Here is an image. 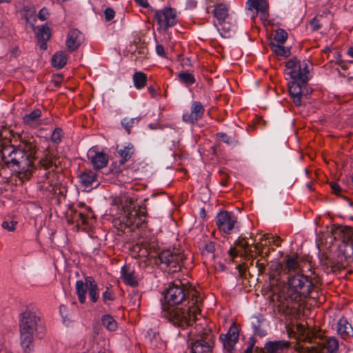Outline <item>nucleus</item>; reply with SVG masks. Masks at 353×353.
<instances>
[{
    "label": "nucleus",
    "mask_w": 353,
    "mask_h": 353,
    "mask_svg": "<svg viewBox=\"0 0 353 353\" xmlns=\"http://www.w3.org/2000/svg\"><path fill=\"white\" fill-rule=\"evenodd\" d=\"M37 151L35 139L32 137L25 136L21 138L17 146L11 144L3 146L1 155L3 163L18 172L21 179H29L36 169Z\"/></svg>",
    "instance_id": "obj_1"
},
{
    "label": "nucleus",
    "mask_w": 353,
    "mask_h": 353,
    "mask_svg": "<svg viewBox=\"0 0 353 353\" xmlns=\"http://www.w3.org/2000/svg\"><path fill=\"white\" fill-rule=\"evenodd\" d=\"M297 341L294 345L299 353H336L339 350V341L334 336H322L317 332L305 328L303 325L296 326Z\"/></svg>",
    "instance_id": "obj_2"
},
{
    "label": "nucleus",
    "mask_w": 353,
    "mask_h": 353,
    "mask_svg": "<svg viewBox=\"0 0 353 353\" xmlns=\"http://www.w3.org/2000/svg\"><path fill=\"white\" fill-rule=\"evenodd\" d=\"M191 300L188 310H183L179 307L172 308L170 306L162 304L161 315L172 323L174 325L184 327L192 325L194 322L197 327L203 325V323H207L206 319L201 317L200 314L201 298L196 290L190 292Z\"/></svg>",
    "instance_id": "obj_3"
},
{
    "label": "nucleus",
    "mask_w": 353,
    "mask_h": 353,
    "mask_svg": "<svg viewBox=\"0 0 353 353\" xmlns=\"http://www.w3.org/2000/svg\"><path fill=\"white\" fill-rule=\"evenodd\" d=\"M288 286L285 291V299L292 301L299 302L307 297L316 299L315 292L311 279L303 274H295L288 277Z\"/></svg>",
    "instance_id": "obj_4"
},
{
    "label": "nucleus",
    "mask_w": 353,
    "mask_h": 353,
    "mask_svg": "<svg viewBox=\"0 0 353 353\" xmlns=\"http://www.w3.org/2000/svg\"><path fill=\"white\" fill-rule=\"evenodd\" d=\"M20 334H33L42 339L45 335V327L41 317L34 311L29 310L23 312L19 320Z\"/></svg>",
    "instance_id": "obj_5"
},
{
    "label": "nucleus",
    "mask_w": 353,
    "mask_h": 353,
    "mask_svg": "<svg viewBox=\"0 0 353 353\" xmlns=\"http://www.w3.org/2000/svg\"><path fill=\"white\" fill-rule=\"evenodd\" d=\"M309 62L307 61H300L296 58L290 59L285 64V74L292 81H301L305 83L308 79Z\"/></svg>",
    "instance_id": "obj_6"
},
{
    "label": "nucleus",
    "mask_w": 353,
    "mask_h": 353,
    "mask_svg": "<svg viewBox=\"0 0 353 353\" xmlns=\"http://www.w3.org/2000/svg\"><path fill=\"white\" fill-rule=\"evenodd\" d=\"M43 178V179L39 183V187L44 194L48 196H65V188L59 183L57 173L53 172H46Z\"/></svg>",
    "instance_id": "obj_7"
},
{
    "label": "nucleus",
    "mask_w": 353,
    "mask_h": 353,
    "mask_svg": "<svg viewBox=\"0 0 353 353\" xmlns=\"http://www.w3.org/2000/svg\"><path fill=\"white\" fill-rule=\"evenodd\" d=\"M216 225L219 231L225 234L239 231V223L235 214L226 210L221 211L215 217Z\"/></svg>",
    "instance_id": "obj_8"
},
{
    "label": "nucleus",
    "mask_w": 353,
    "mask_h": 353,
    "mask_svg": "<svg viewBox=\"0 0 353 353\" xmlns=\"http://www.w3.org/2000/svg\"><path fill=\"white\" fill-rule=\"evenodd\" d=\"M159 259L161 264L168 268L170 272H176L181 270L184 256L180 252L164 250L159 254Z\"/></svg>",
    "instance_id": "obj_9"
},
{
    "label": "nucleus",
    "mask_w": 353,
    "mask_h": 353,
    "mask_svg": "<svg viewBox=\"0 0 353 353\" xmlns=\"http://www.w3.org/2000/svg\"><path fill=\"white\" fill-rule=\"evenodd\" d=\"M193 290L186 292L185 286L180 283H174L170 285L164 295L166 305L169 306L182 303L186 296H189L191 298L190 292Z\"/></svg>",
    "instance_id": "obj_10"
},
{
    "label": "nucleus",
    "mask_w": 353,
    "mask_h": 353,
    "mask_svg": "<svg viewBox=\"0 0 353 353\" xmlns=\"http://www.w3.org/2000/svg\"><path fill=\"white\" fill-rule=\"evenodd\" d=\"M154 17L159 26V28L163 30H167L177 23L176 11L172 8H165L156 10Z\"/></svg>",
    "instance_id": "obj_11"
},
{
    "label": "nucleus",
    "mask_w": 353,
    "mask_h": 353,
    "mask_svg": "<svg viewBox=\"0 0 353 353\" xmlns=\"http://www.w3.org/2000/svg\"><path fill=\"white\" fill-rule=\"evenodd\" d=\"M197 333L203 338L204 335H207L209 329L207 328L206 323H203V325L198 327ZM191 352L192 353H210L212 351L211 346L206 341L203 339H197L191 343Z\"/></svg>",
    "instance_id": "obj_12"
},
{
    "label": "nucleus",
    "mask_w": 353,
    "mask_h": 353,
    "mask_svg": "<svg viewBox=\"0 0 353 353\" xmlns=\"http://www.w3.org/2000/svg\"><path fill=\"white\" fill-rule=\"evenodd\" d=\"M205 112L204 106L199 101H193L191 104L190 112H184L183 121L185 123L194 124L201 119Z\"/></svg>",
    "instance_id": "obj_13"
},
{
    "label": "nucleus",
    "mask_w": 353,
    "mask_h": 353,
    "mask_svg": "<svg viewBox=\"0 0 353 353\" xmlns=\"http://www.w3.org/2000/svg\"><path fill=\"white\" fill-rule=\"evenodd\" d=\"M219 339L223 344L224 350L231 353L239 341L237 327L234 325H232L226 334L220 335Z\"/></svg>",
    "instance_id": "obj_14"
},
{
    "label": "nucleus",
    "mask_w": 353,
    "mask_h": 353,
    "mask_svg": "<svg viewBox=\"0 0 353 353\" xmlns=\"http://www.w3.org/2000/svg\"><path fill=\"white\" fill-rule=\"evenodd\" d=\"M84 36L77 29H72L69 31L67 39L65 41V45L67 49L70 52L76 50L83 42Z\"/></svg>",
    "instance_id": "obj_15"
},
{
    "label": "nucleus",
    "mask_w": 353,
    "mask_h": 353,
    "mask_svg": "<svg viewBox=\"0 0 353 353\" xmlns=\"http://www.w3.org/2000/svg\"><path fill=\"white\" fill-rule=\"evenodd\" d=\"M280 268L281 272L284 274H298L301 270L298 256H287L285 258L284 264H280Z\"/></svg>",
    "instance_id": "obj_16"
},
{
    "label": "nucleus",
    "mask_w": 353,
    "mask_h": 353,
    "mask_svg": "<svg viewBox=\"0 0 353 353\" xmlns=\"http://www.w3.org/2000/svg\"><path fill=\"white\" fill-rule=\"evenodd\" d=\"M88 158L95 169H101L105 168L108 162V156L102 152H94L90 150L88 152Z\"/></svg>",
    "instance_id": "obj_17"
},
{
    "label": "nucleus",
    "mask_w": 353,
    "mask_h": 353,
    "mask_svg": "<svg viewBox=\"0 0 353 353\" xmlns=\"http://www.w3.org/2000/svg\"><path fill=\"white\" fill-rule=\"evenodd\" d=\"M305 83H301V81H292L289 83V93L293 101V103L299 106L301 105L302 97V85Z\"/></svg>",
    "instance_id": "obj_18"
},
{
    "label": "nucleus",
    "mask_w": 353,
    "mask_h": 353,
    "mask_svg": "<svg viewBox=\"0 0 353 353\" xmlns=\"http://www.w3.org/2000/svg\"><path fill=\"white\" fill-rule=\"evenodd\" d=\"M79 179L81 184L85 188L97 187L99 184L97 173L92 170H85L79 175Z\"/></svg>",
    "instance_id": "obj_19"
},
{
    "label": "nucleus",
    "mask_w": 353,
    "mask_h": 353,
    "mask_svg": "<svg viewBox=\"0 0 353 353\" xmlns=\"http://www.w3.org/2000/svg\"><path fill=\"white\" fill-rule=\"evenodd\" d=\"M119 218L121 219V221L126 225L137 224L138 221V214L135 206H133L131 209L124 208V210H121Z\"/></svg>",
    "instance_id": "obj_20"
},
{
    "label": "nucleus",
    "mask_w": 353,
    "mask_h": 353,
    "mask_svg": "<svg viewBox=\"0 0 353 353\" xmlns=\"http://www.w3.org/2000/svg\"><path fill=\"white\" fill-rule=\"evenodd\" d=\"M290 347V343L287 341H270L265 344V349L267 353H279Z\"/></svg>",
    "instance_id": "obj_21"
},
{
    "label": "nucleus",
    "mask_w": 353,
    "mask_h": 353,
    "mask_svg": "<svg viewBox=\"0 0 353 353\" xmlns=\"http://www.w3.org/2000/svg\"><path fill=\"white\" fill-rule=\"evenodd\" d=\"M337 333L343 339H345L349 336H353V328L347 320L342 317L341 318L337 323Z\"/></svg>",
    "instance_id": "obj_22"
},
{
    "label": "nucleus",
    "mask_w": 353,
    "mask_h": 353,
    "mask_svg": "<svg viewBox=\"0 0 353 353\" xmlns=\"http://www.w3.org/2000/svg\"><path fill=\"white\" fill-rule=\"evenodd\" d=\"M121 277L123 282L128 285L134 286L137 284L135 272L128 265H124L121 268Z\"/></svg>",
    "instance_id": "obj_23"
},
{
    "label": "nucleus",
    "mask_w": 353,
    "mask_h": 353,
    "mask_svg": "<svg viewBox=\"0 0 353 353\" xmlns=\"http://www.w3.org/2000/svg\"><path fill=\"white\" fill-rule=\"evenodd\" d=\"M41 117V110L40 109H34L31 112L25 114L23 117V121L25 124L37 127L41 124L40 118Z\"/></svg>",
    "instance_id": "obj_24"
},
{
    "label": "nucleus",
    "mask_w": 353,
    "mask_h": 353,
    "mask_svg": "<svg viewBox=\"0 0 353 353\" xmlns=\"http://www.w3.org/2000/svg\"><path fill=\"white\" fill-rule=\"evenodd\" d=\"M87 283L88 291L91 301L96 303L99 299L98 285L92 276L85 278Z\"/></svg>",
    "instance_id": "obj_25"
},
{
    "label": "nucleus",
    "mask_w": 353,
    "mask_h": 353,
    "mask_svg": "<svg viewBox=\"0 0 353 353\" xmlns=\"http://www.w3.org/2000/svg\"><path fill=\"white\" fill-rule=\"evenodd\" d=\"M50 30L48 27L42 26L39 28L37 37L40 43L41 49L46 50L47 48V41L50 39Z\"/></svg>",
    "instance_id": "obj_26"
},
{
    "label": "nucleus",
    "mask_w": 353,
    "mask_h": 353,
    "mask_svg": "<svg viewBox=\"0 0 353 353\" xmlns=\"http://www.w3.org/2000/svg\"><path fill=\"white\" fill-rule=\"evenodd\" d=\"M146 338L150 343V346L153 349L162 350L165 347V343L160 338L158 333L150 330L148 332Z\"/></svg>",
    "instance_id": "obj_27"
},
{
    "label": "nucleus",
    "mask_w": 353,
    "mask_h": 353,
    "mask_svg": "<svg viewBox=\"0 0 353 353\" xmlns=\"http://www.w3.org/2000/svg\"><path fill=\"white\" fill-rule=\"evenodd\" d=\"M21 345L25 353H31L34 350L33 334H20Z\"/></svg>",
    "instance_id": "obj_28"
},
{
    "label": "nucleus",
    "mask_w": 353,
    "mask_h": 353,
    "mask_svg": "<svg viewBox=\"0 0 353 353\" xmlns=\"http://www.w3.org/2000/svg\"><path fill=\"white\" fill-rule=\"evenodd\" d=\"M134 152V146L131 143H128L127 145L123 146L121 148L117 149V152L120 155L121 159L120 163L121 164L125 163L129 161Z\"/></svg>",
    "instance_id": "obj_29"
},
{
    "label": "nucleus",
    "mask_w": 353,
    "mask_h": 353,
    "mask_svg": "<svg viewBox=\"0 0 353 353\" xmlns=\"http://www.w3.org/2000/svg\"><path fill=\"white\" fill-rule=\"evenodd\" d=\"M214 16L219 21L220 25H223L225 19L228 16V7L224 4H218L213 10Z\"/></svg>",
    "instance_id": "obj_30"
},
{
    "label": "nucleus",
    "mask_w": 353,
    "mask_h": 353,
    "mask_svg": "<svg viewBox=\"0 0 353 353\" xmlns=\"http://www.w3.org/2000/svg\"><path fill=\"white\" fill-rule=\"evenodd\" d=\"M76 293L78 296V299L81 303H84L86 299V293L88 291V287L86 281L85 283L81 280L77 281L75 283Z\"/></svg>",
    "instance_id": "obj_31"
},
{
    "label": "nucleus",
    "mask_w": 353,
    "mask_h": 353,
    "mask_svg": "<svg viewBox=\"0 0 353 353\" xmlns=\"http://www.w3.org/2000/svg\"><path fill=\"white\" fill-rule=\"evenodd\" d=\"M68 61V57L65 52H56L52 58V64L54 67L60 69L65 66Z\"/></svg>",
    "instance_id": "obj_32"
},
{
    "label": "nucleus",
    "mask_w": 353,
    "mask_h": 353,
    "mask_svg": "<svg viewBox=\"0 0 353 353\" xmlns=\"http://www.w3.org/2000/svg\"><path fill=\"white\" fill-rule=\"evenodd\" d=\"M136 199L134 197L124 195L123 196H121L119 198H117L114 199V203L117 205H121L122 207L121 210H124L126 208H132V207Z\"/></svg>",
    "instance_id": "obj_33"
},
{
    "label": "nucleus",
    "mask_w": 353,
    "mask_h": 353,
    "mask_svg": "<svg viewBox=\"0 0 353 353\" xmlns=\"http://www.w3.org/2000/svg\"><path fill=\"white\" fill-rule=\"evenodd\" d=\"M134 86L137 90H141L145 86L147 81V74L143 72H135L132 77Z\"/></svg>",
    "instance_id": "obj_34"
},
{
    "label": "nucleus",
    "mask_w": 353,
    "mask_h": 353,
    "mask_svg": "<svg viewBox=\"0 0 353 353\" xmlns=\"http://www.w3.org/2000/svg\"><path fill=\"white\" fill-rule=\"evenodd\" d=\"M342 241L346 247H350L353 253V228L345 227L342 230Z\"/></svg>",
    "instance_id": "obj_35"
},
{
    "label": "nucleus",
    "mask_w": 353,
    "mask_h": 353,
    "mask_svg": "<svg viewBox=\"0 0 353 353\" xmlns=\"http://www.w3.org/2000/svg\"><path fill=\"white\" fill-rule=\"evenodd\" d=\"M179 81L184 83L186 86L193 85L195 81L194 76L188 72H181L178 74Z\"/></svg>",
    "instance_id": "obj_36"
},
{
    "label": "nucleus",
    "mask_w": 353,
    "mask_h": 353,
    "mask_svg": "<svg viewBox=\"0 0 353 353\" xmlns=\"http://www.w3.org/2000/svg\"><path fill=\"white\" fill-rule=\"evenodd\" d=\"M250 3L249 9H254L256 12H261L265 13L267 10V3L265 0H249Z\"/></svg>",
    "instance_id": "obj_37"
},
{
    "label": "nucleus",
    "mask_w": 353,
    "mask_h": 353,
    "mask_svg": "<svg viewBox=\"0 0 353 353\" xmlns=\"http://www.w3.org/2000/svg\"><path fill=\"white\" fill-rule=\"evenodd\" d=\"M103 325L110 331H114L117 328L116 321L110 315L106 314L102 316Z\"/></svg>",
    "instance_id": "obj_38"
},
{
    "label": "nucleus",
    "mask_w": 353,
    "mask_h": 353,
    "mask_svg": "<svg viewBox=\"0 0 353 353\" xmlns=\"http://www.w3.org/2000/svg\"><path fill=\"white\" fill-rule=\"evenodd\" d=\"M283 44L272 43L271 48L272 51L276 54L281 57H287L290 55V49L283 46Z\"/></svg>",
    "instance_id": "obj_39"
},
{
    "label": "nucleus",
    "mask_w": 353,
    "mask_h": 353,
    "mask_svg": "<svg viewBox=\"0 0 353 353\" xmlns=\"http://www.w3.org/2000/svg\"><path fill=\"white\" fill-rule=\"evenodd\" d=\"M288 33L283 29H278L275 31L274 40L280 44H284L288 39Z\"/></svg>",
    "instance_id": "obj_40"
},
{
    "label": "nucleus",
    "mask_w": 353,
    "mask_h": 353,
    "mask_svg": "<svg viewBox=\"0 0 353 353\" xmlns=\"http://www.w3.org/2000/svg\"><path fill=\"white\" fill-rule=\"evenodd\" d=\"M215 244L212 241H209L205 245L202 251L203 255H209L212 259L214 258Z\"/></svg>",
    "instance_id": "obj_41"
},
{
    "label": "nucleus",
    "mask_w": 353,
    "mask_h": 353,
    "mask_svg": "<svg viewBox=\"0 0 353 353\" xmlns=\"http://www.w3.org/2000/svg\"><path fill=\"white\" fill-rule=\"evenodd\" d=\"M63 136V131L61 128H57L51 135V140L53 143H59Z\"/></svg>",
    "instance_id": "obj_42"
},
{
    "label": "nucleus",
    "mask_w": 353,
    "mask_h": 353,
    "mask_svg": "<svg viewBox=\"0 0 353 353\" xmlns=\"http://www.w3.org/2000/svg\"><path fill=\"white\" fill-rule=\"evenodd\" d=\"M135 120L136 119L134 118H124L122 120L121 125L128 134H130V130L133 127Z\"/></svg>",
    "instance_id": "obj_43"
},
{
    "label": "nucleus",
    "mask_w": 353,
    "mask_h": 353,
    "mask_svg": "<svg viewBox=\"0 0 353 353\" xmlns=\"http://www.w3.org/2000/svg\"><path fill=\"white\" fill-rule=\"evenodd\" d=\"M137 212L138 214V221L137 225H140L144 221L143 218L146 216L147 211L145 208L139 206L137 208Z\"/></svg>",
    "instance_id": "obj_44"
},
{
    "label": "nucleus",
    "mask_w": 353,
    "mask_h": 353,
    "mask_svg": "<svg viewBox=\"0 0 353 353\" xmlns=\"http://www.w3.org/2000/svg\"><path fill=\"white\" fill-rule=\"evenodd\" d=\"M17 223V221L14 220L11 221H5L2 223V228L9 232H13L15 230Z\"/></svg>",
    "instance_id": "obj_45"
},
{
    "label": "nucleus",
    "mask_w": 353,
    "mask_h": 353,
    "mask_svg": "<svg viewBox=\"0 0 353 353\" xmlns=\"http://www.w3.org/2000/svg\"><path fill=\"white\" fill-rule=\"evenodd\" d=\"M40 164L45 169H48L52 165L53 161L51 156L46 154L44 158L40 161Z\"/></svg>",
    "instance_id": "obj_46"
},
{
    "label": "nucleus",
    "mask_w": 353,
    "mask_h": 353,
    "mask_svg": "<svg viewBox=\"0 0 353 353\" xmlns=\"http://www.w3.org/2000/svg\"><path fill=\"white\" fill-rule=\"evenodd\" d=\"M102 297L103 301L105 303H106L108 301H112L115 299L113 292L110 291L108 289H107L105 292H103Z\"/></svg>",
    "instance_id": "obj_47"
},
{
    "label": "nucleus",
    "mask_w": 353,
    "mask_h": 353,
    "mask_svg": "<svg viewBox=\"0 0 353 353\" xmlns=\"http://www.w3.org/2000/svg\"><path fill=\"white\" fill-rule=\"evenodd\" d=\"M236 245L243 248L245 253H248L249 252V250H248L249 245L248 243L245 241V239H239L236 242Z\"/></svg>",
    "instance_id": "obj_48"
},
{
    "label": "nucleus",
    "mask_w": 353,
    "mask_h": 353,
    "mask_svg": "<svg viewBox=\"0 0 353 353\" xmlns=\"http://www.w3.org/2000/svg\"><path fill=\"white\" fill-rule=\"evenodd\" d=\"M105 19L106 21H111L115 15V12L112 8H106L104 11Z\"/></svg>",
    "instance_id": "obj_49"
},
{
    "label": "nucleus",
    "mask_w": 353,
    "mask_h": 353,
    "mask_svg": "<svg viewBox=\"0 0 353 353\" xmlns=\"http://www.w3.org/2000/svg\"><path fill=\"white\" fill-rule=\"evenodd\" d=\"M48 16H49V12L48 10V9H46V8H43L42 9H41L38 14V18L41 21L46 20L48 19Z\"/></svg>",
    "instance_id": "obj_50"
},
{
    "label": "nucleus",
    "mask_w": 353,
    "mask_h": 353,
    "mask_svg": "<svg viewBox=\"0 0 353 353\" xmlns=\"http://www.w3.org/2000/svg\"><path fill=\"white\" fill-rule=\"evenodd\" d=\"M155 50H156V52L158 55H159L162 57H165V52L164 48L162 45L157 44Z\"/></svg>",
    "instance_id": "obj_51"
},
{
    "label": "nucleus",
    "mask_w": 353,
    "mask_h": 353,
    "mask_svg": "<svg viewBox=\"0 0 353 353\" xmlns=\"http://www.w3.org/2000/svg\"><path fill=\"white\" fill-rule=\"evenodd\" d=\"M79 219L77 220L79 222H80L82 225H85L87 223V220L88 218V214H85L83 212H79Z\"/></svg>",
    "instance_id": "obj_52"
},
{
    "label": "nucleus",
    "mask_w": 353,
    "mask_h": 353,
    "mask_svg": "<svg viewBox=\"0 0 353 353\" xmlns=\"http://www.w3.org/2000/svg\"><path fill=\"white\" fill-rule=\"evenodd\" d=\"M330 187L332 190V191L336 194H339V193L341 192V188L340 187V185L337 183H335V182H331L330 183Z\"/></svg>",
    "instance_id": "obj_53"
},
{
    "label": "nucleus",
    "mask_w": 353,
    "mask_h": 353,
    "mask_svg": "<svg viewBox=\"0 0 353 353\" xmlns=\"http://www.w3.org/2000/svg\"><path fill=\"white\" fill-rule=\"evenodd\" d=\"M218 136L220 138H221L223 141H224L225 143H226L228 144L230 143V138L226 134L219 133V134H218Z\"/></svg>",
    "instance_id": "obj_54"
},
{
    "label": "nucleus",
    "mask_w": 353,
    "mask_h": 353,
    "mask_svg": "<svg viewBox=\"0 0 353 353\" xmlns=\"http://www.w3.org/2000/svg\"><path fill=\"white\" fill-rule=\"evenodd\" d=\"M135 2L140 6L143 8H147L148 6V3L147 0H134Z\"/></svg>",
    "instance_id": "obj_55"
},
{
    "label": "nucleus",
    "mask_w": 353,
    "mask_h": 353,
    "mask_svg": "<svg viewBox=\"0 0 353 353\" xmlns=\"http://www.w3.org/2000/svg\"><path fill=\"white\" fill-rule=\"evenodd\" d=\"M148 90L152 97H155L157 95V91L154 87L149 86Z\"/></svg>",
    "instance_id": "obj_56"
},
{
    "label": "nucleus",
    "mask_w": 353,
    "mask_h": 353,
    "mask_svg": "<svg viewBox=\"0 0 353 353\" xmlns=\"http://www.w3.org/2000/svg\"><path fill=\"white\" fill-rule=\"evenodd\" d=\"M228 254L229 255L231 256L232 259H234V257H236L238 254L236 250H235L234 248H231L229 251H228Z\"/></svg>",
    "instance_id": "obj_57"
},
{
    "label": "nucleus",
    "mask_w": 353,
    "mask_h": 353,
    "mask_svg": "<svg viewBox=\"0 0 353 353\" xmlns=\"http://www.w3.org/2000/svg\"><path fill=\"white\" fill-rule=\"evenodd\" d=\"M256 267L259 269V271L262 272L265 270V264L264 263H260L259 261L256 262Z\"/></svg>",
    "instance_id": "obj_58"
},
{
    "label": "nucleus",
    "mask_w": 353,
    "mask_h": 353,
    "mask_svg": "<svg viewBox=\"0 0 353 353\" xmlns=\"http://www.w3.org/2000/svg\"><path fill=\"white\" fill-rule=\"evenodd\" d=\"M254 333L257 334H259L260 336H264L265 335L264 331L261 330L259 328L256 327V326H254Z\"/></svg>",
    "instance_id": "obj_59"
},
{
    "label": "nucleus",
    "mask_w": 353,
    "mask_h": 353,
    "mask_svg": "<svg viewBox=\"0 0 353 353\" xmlns=\"http://www.w3.org/2000/svg\"><path fill=\"white\" fill-rule=\"evenodd\" d=\"M182 65H190V60L189 58H185L182 59Z\"/></svg>",
    "instance_id": "obj_60"
},
{
    "label": "nucleus",
    "mask_w": 353,
    "mask_h": 353,
    "mask_svg": "<svg viewBox=\"0 0 353 353\" xmlns=\"http://www.w3.org/2000/svg\"><path fill=\"white\" fill-rule=\"evenodd\" d=\"M252 352H253V345H252L246 348V350H245V353H252Z\"/></svg>",
    "instance_id": "obj_61"
},
{
    "label": "nucleus",
    "mask_w": 353,
    "mask_h": 353,
    "mask_svg": "<svg viewBox=\"0 0 353 353\" xmlns=\"http://www.w3.org/2000/svg\"><path fill=\"white\" fill-rule=\"evenodd\" d=\"M347 53L350 57L353 58V46L348 48Z\"/></svg>",
    "instance_id": "obj_62"
},
{
    "label": "nucleus",
    "mask_w": 353,
    "mask_h": 353,
    "mask_svg": "<svg viewBox=\"0 0 353 353\" xmlns=\"http://www.w3.org/2000/svg\"><path fill=\"white\" fill-rule=\"evenodd\" d=\"M279 241H280V238L279 237H276V239L274 241V243L276 246H279Z\"/></svg>",
    "instance_id": "obj_63"
},
{
    "label": "nucleus",
    "mask_w": 353,
    "mask_h": 353,
    "mask_svg": "<svg viewBox=\"0 0 353 353\" xmlns=\"http://www.w3.org/2000/svg\"><path fill=\"white\" fill-rule=\"evenodd\" d=\"M330 51H331V50H330V48H329V47H326L324 49L325 52H330Z\"/></svg>",
    "instance_id": "obj_64"
}]
</instances>
